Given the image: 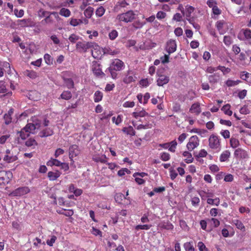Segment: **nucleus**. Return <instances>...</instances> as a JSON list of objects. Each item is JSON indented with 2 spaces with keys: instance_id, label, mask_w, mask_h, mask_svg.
<instances>
[{
  "instance_id": "nucleus-1",
  "label": "nucleus",
  "mask_w": 251,
  "mask_h": 251,
  "mask_svg": "<svg viewBox=\"0 0 251 251\" xmlns=\"http://www.w3.org/2000/svg\"><path fill=\"white\" fill-rule=\"evenodd\" d=\"M208 146L211 149L217 152L221 149V145L219 137L215 134H211L208 139Z\"/></svg>"
},
{
  "instance_id": "nucleus-40",
  "label": "nucleus",
  "mask_w": 251,
  "mask_h": 251,
  "mask_svg": "<svg viewBox=\"0 0 251 251\" xmlns=\"http://www.w3.org/2000/svg\"><path fill=\"white\" fill-rule=\"evenodd\" d=\"M241 81L240 80H233L231 79H228L226 82V85L228 87H232L239 84Z\"/></svg>"
},
{
  "instance_id": "nucleus-22",
  "label": "nucleus",
  "mask_w": 251,
  "mask_h": 251,
  "mask_svg": "<svg viewBox=\"0 0 251 251\" xmlns=\"http://www.w3.org/2000/svg\"><path fill=\"white\" fill-rule=\"evenodd\" d=\"M53 133V131L51 128H47L40 132L39 136L41 137H48L51 135Z\"/></svg>"
},
{
  "instance_id": "nucleus-34",
  "label": "nucleus",
  "mask_w": 251,
  "mask_h": 251,
  "mask_svg": "<svg viewBox=\"0 0 251 251\" xmlns=\"http://www.w3.org/2000/svg\"><path fill=\"white\" fill-rule=\"evenodd\" d=\"M134 81V77L132 75H130L128 72L127 74L124 78L123 81L126 84L130 83Z\"/></svg>"
},
{
  "instance_id": "nucleus-15",
  "label": "nucleus",
  "mask_w": 251,
  "mask_h": 251,
  "mask_svg": "<svg viewBox=\"0 0 251 251\" xmlns=\"http://www.w3.org/2000/svg\"><path fill=\"white\" fill-rule=\"evenodd\" d=\"M230 155V152L228 150L224 151L220 155L219 160L221 162H228Z\"/></svg>"
},
{
  "instance_id": "nucleus-6",
  "label": "nucleus",
  "mask_w": 251,
  "mask_h": 251,
  "mask_svg": "<svg viewBox=\"0 0 251 251\" xmlns=\"http://www.w3.org/2000/svg\"><path fill=\"white\" fill-rule=\"evenodd\" d=\"M32 122L33 123H28L24 127L30 134L34 133L35 129L39 128L41 125V121L37 120L36 118H33Z\"/></svg>"
},
{
  "instance_id": "nucleus-64",
  "label": "nucleus",
  "mask_w": 251,
  "mask_h": 251,
  "mask_svg": "<svg viewBox=\"0 0 251 251\" xmlns=\"http://www.w3.org/2000/svg\"><path fill=\"white\" fill-rule=\"evenodd\" d=\"M56 240V237L54 235H53L51 237L50 239H48L47 241V244L48 245L50 246H52L53 244L54 243Z\"/></svg>"
},
{
  "instance_id": "nucleus-51",
  "label": "nucleus",
  "mask_w": 251,
  "mask_h": 251,
  "mask_svg": "<svg viewBox=\"0 0 251 251\" xmlns=\"http://www.w3.org/2000/svg\"><path fill=\"white\" fill-rule=\"evenodd\" d=\"M118 35V33L117 30L115 29L112 30L111 32H110L108 35L109 38L112 40L115 39Z\"/></svg>"
},
{
  "instance_id": "nucleus-28",
  "label": "nucleus",
  "mask_w": 251,
  "mask_h": 251,
  "mask_svg": "<svg viewBox=\"0 0 251 251\" xmlns=\"http://www.w3.org/2000/svg\"><path fill=\"white\" fill-rule=\"evenodd\" d=\"M232 223L236 226L237 228L241 230H245V226L241 221L237 219H234L232 220Z\"/></svg>"
},
{
  "instance_id": "nucleus-13",
  "label": "nucleus",
  "mask_w": 251,
  "mask_h": 251,
  "mask_svg": "<svg viewBox=\"0 0 251 251\" xmlns=\"http://www.w3.org/2000/svg\"><path fill=\"white\" fill-rule=\"evenodd\" d=\"M158 78L157 79V84L159 86H162L164 85L167 84L170 80V78L168 76L163 75H158Z\"/></svg>"
},
{
  "instance_id": "nucleus-44",
  "label": "nucleus",
  "mask_w": 251,
  "mask_h": 251,
  "mask_svg": "<svg viewBox=\"0 0 251 251\" xmlns=\"http://www.w3.org/2000/svg\"><path fill=\"white\" fill-rule=\"evenodd\" d=\"M16 159L17 157L16 156H10L8 154L5 155L3 157V160L8 163L13 162L16 160Z\"/></svg>"
},
{
  "instance_id": "nucleus-23",
  "label": "nucleus",
  "mask_w": 251,
  "mask_h": 251,
  "mask_svg": "<svg viewBox=\"0 0 251 251\" xmlns=\"http://www.w3.org/2000/svg\"><path fill=\"white\" fill-rule=\"evenodd\" d=\"M61 165V162L58 160L51 158L50 160H49L47 162V165L48 166L52 167L53 166H55L59 167Z\"/></svg>"
},
{
  "instance_id": "nucleus-11",
  "label": "nucleus",
  "mask_w": 251,
  "mask_h": 251,
  "mask_svg": "<svg viewBox=\"0 0 251 251\" xmlns=\"http://www.w3.org/2000/svg\"><path fill=\"white\" fill-rule=\"evenodd\" d=\"M79 153L78 146L76 145H73L69 148V158L74 162L73 158L78 155Z\"/></svg>"
},
{
  "instance_id": "nucleus-63",
  "label": "nucleus",
  "mask_w": 251,
  "mask_h": 251,
  "mask_svg": "<svg viewBox=\"0 0 251 251\" xmlns=\"http://www.w3.org/2000/svg\"><path fill=\"white\" fill-rule=\"evenodd\" d=\"M198 247L200 251H208L205 245L202 242L198 243Z\"/></svg>"
},
{
  "instance_id": "nucleus-35",
  "label": "nucleus",
  "mask_w": 251,
  "mask_h": 251,
  "mask_svg": "<svg viewBox=\"0 0 251 251\" xmlns=\"http://www.w3.org/2000/svg\"><path fill=\"white\" fill-rule=\"evenodd\" d=\"M71 13L70 10L65 8H62L59 11V14L65 17H69Z\"/></svg>"
},
{
  "instance_id": "nucleus-41",
  "label": "nucleus",
  "mask_w": 251,
  "mask_h": 251,
  "mask_svg": "<svg viewBox=\"0 0 251 251\" xmlns=\"http://www.w3.org/2000/svg\"><path fill=\"white\" fill-rule=\"evenodd\" d=\"M105 11V9L103 6H100L96 11V15L97 17H100L104 15Z\"/></svg>"
},
{
  "instance_id": "nucleus-31",
  "label": "nucleus",
  "mask_w": 251,
  "mask_h": 251,
  "mask_svg": "<svg viewBox=\"0 0 251 251\" xmlns=\"http://www.w3.org/2000/svg\"><path fill=\"white\" fill-rule=\"evenodd\" d=\"M64 82L68 89H72L74 87V82L72 78H63Z\"/></svg>"
},
{
  "instance_id": "nucleus-10",
  "label": "nucleus",
  "mask_w": 251,
  "mask_h": 251,
  "mask_svg": "<svg viewBox=\"0 0 251 251\" xmlns=\"http://www.w3.org/2000/svg\"><path fill=\"white\" fill-rule=\"evenodd\" d=\"M124 63L119 59H115L113 60L110 66L108 68L109 71L114 70L116 71H119L124 67Z\"/></svg>"
},
{
  "instance_id": "nucleus-4",
  "label": "nucleus",
  "mask_w": 251,
  "mask_h": 251,
  "mask_svg": "<svg viewBox=\"0 0 251 251\" xmlns=\"http://www.w3.org/2000/svg\"><path fill=\"white\" fill-rule=\"evenodd\" d=\"M238 39L244 42H250L251 39V30L249 28H242L237 35Z\"/></svg>"
},
{
  "instance_id": "nucleus-12",
  "label": "nucleus",
  "mask_w": 251,
  "mask_h": 251,
  "mask_svg": "<svg viewBox=\"0 0 251 251\" xmlns=\"http://www.w3.org/2000/svg\"><path fill=\"white\" fill-rule=\"evenodd\" d=\"M247 152L241 148L236 149L234 152V156L236 158L245 159L248 157Z\"/></svg>"
},
{
  "instance_id": "nucleus-62",
  "label": "nucleus",
  "mask_w": 251,
  "mask_h": 251,
  "mask_svg": "<svg viewBox=\"0 0 251 251\" xmlns=\"http://www.w3.org/2000/svg\"><path fill=\"white\" fill-rule=\"evenodd\" d=\"M218 70H221L224 74H227L230 72V69L228 68H226L225 66H219L217 67Z\"/></svg>"
},
{
  "instance_id": "nucleus-2",
  "label": "nucleus",
  "mask_w": 251,
  "mask_h": 251,
  "mask_svg": "<svg viewBox=\"0 0 251 251\" xmlns=\"http://www.w3.org/2000/svg\"><path fill=\"white\" fill-rule=\"evenodd\" d=\"M96 46L97 45L93 42H78L76 44V49L79 52L85 53L88 49L95 48Z\"/></svg>"
},
{
  "instance_id": "nucleus-61",
  "label": "nucleus",
  "mask_w": 251,
  "mask_h": 251,
  "mask_svg": "<svg viewBox=\"0 0 251 251\" xmlns=\"http://www.w3.org/2000/svg\"><path fill=\"white\" fill-rule=\"evenodd\" d=\"M112 121L115 123L117 125H118L122 121V117L121 115H119L117 118L115 117H112Z\"/></svg>"
},
{
  "instance_id": "nucleus-14",
  "label": "nucleus",
  "mask_w": 251,
  "mask_h": 251,
  "mask_svg": "<svg viewBox=\"0 0 251 251\" xmlns=\"http://www.w3.org/2000/svg\"><path fill=\"white\" fill-rule=\"evenodd\" d=\"M18 25L22 27H28L32 25V22L31 19H22L17 21Z\"/></svg>"
},
{
  "instance_id": "nucleus-27",
  "label": "nucleus",
  "mask_w": 251,
  "mask_h": 251,
  "mask_svg": "<svg viewBox=\"0 0 251 251\" xmlns=\"http://www.w3.org/2000/svg\"><path fill=\"white\" fill-rule=\"evenodd\" d=\"M18 133H19V136L22 140L26 139L30 135V133L25 127L23 128L20 131L18 132Z\"/></svg>"
},
{
  "instance_id": "nucleus-36",
  "label": "nucleus",
  "mask_w": 251,
  "mask_h": 251,
  "mask_svg": "<svg viewBox=\"0 0 251 251\" xmlns=\"http://www.w3.org/2000/svg\"><path fill=\"white\" fill-rule=\"evenodd\" d=\"M44 59L46 63L49 65H51L53 64V58L48 53H46L44 56Z\"/></svg>"
},
{
  "instance_id": "nucleus-60",
  "label": "nucleus",
  "mask_w": 251,
  "mask_h": 251,
  "mask_svg": "<svg viewBox=\"0 0 251 251\" xmlns=\"http://www.w3.org/2000/svg\"><path fill=\"white\" fill-rule=\"evenodd\" d=\"M220 134L225 139L229 138L230 137V132L228 130H222Z\"/></svg>"
},
{
  "instance_id": "nucleus-45",
  "label": "nucleus",
  "mask_w": 251,
  "mask_h": 251,
  "mask_svg": "<svg viewBox=\"0 0 251 251\" xmlns=\"http://www.w3.org/2000/svg\"><path fill=\"white\" fill-rule=\"evenodd\" d=\"M25 145L27 147H35L37 145V143L34 139L29 138L25 142Z\"/></svg>"
},
{
  "instance_id": "nucleus-32",
  "label": "nucleus",
  "mask_w": 251,
  "mask_h": 251,
  "mask_svg": "<svg viewBox=\"0 0 251 251\" xmlns=\"http://www.w3.org/2000/svg\"><path fill=\"white\" fill-rule=\"evenodd\" d=\"M230 145L232 148H236L239 146L240 143L238 139L232 136L230 139Z\"/></svg>"
},
{
  "instance_id": "nucleus-47",
  "label": "nucleus",
  "mask_w": 251,
  "mask_h": 251,
  "mask_svg": "<svg viewBox=\"0 0 251 251\" xmlns=\"http://www.w3.org/2000/svg\"><path fill=\"white\" fill-rule=\"evenodd\" d=\"M223 42L226 46H229L232 43V38L229 36H225L224 37Z\"/></svg>"
},
{
  "instance_id": "nucleus-16",
  "label": "nucleus",
  "mask_w": 251,
  "mask_h": 251,
  "mask_svg": "<svg viewBox=\"0 0 251 251\" xmlns=\"http://www.w3.org/2000/svg\"><path fill=\"white\" fill-rule=\"evenodd\" d=\"M61 175V173L57 171L55 172L50 171L48 173V177L50 181H54L58 178Z\"/></svg>"
},
{
  "instance_id": "nucleus-29",
  "label": "nucleus",
  "mask_w": 251,
  "mask_h": 251,
  "mask_svg": "<svg viewBox=\"0 0 251 251\" xmlns=\"http://www.w3.org/2000/svg\"><path fill=\"white\" fill-rule=\"evenodd\" d=\"M58 213L60 214L64 215L67 217H71L74 214V211L73 210L69 209H62L60 210H57Z\"/></svg>"
},
{
  "instance_id": "nucleus-43",
  "label": "nucleus",
  "mask_w": 251,
  "mask_h": 251,
  "mask_svg": "<svg viewBox=\"0 0 251 251\" xmlns=\"http://www.w3.org/2000/svg\"><path fill=\"white\" fill-rule=\"evenodd\" d=\"M186 17H190L191 14L194 11L195 8L192 6L187 5L186 6Z\"/></svg>"
},
{
  "instance_id": "nucleus-39",
  "label": "nucleus",
  "mask_w": 251,
  "mask_h": 251,
  "mask_svg": "<svg viewBox=\"0 0 251 251\" xmlns=\"http://www.w3.org/2000/svg\"><path fill=\"white\" fill-rule=\"evenodd\" d=\"M83 21L81 19L72 18L70 20V24L73 26H76L80 24H83Z\"/></svg>"
},
{
  "instance_id": "nucleus-57",
  "label": "nucleus",
  "mask_w": 251,
  "mask_h": 251,
  "mask_svg": "<svg viewBox=\"0 0 251 251\" xmlns=\"http://www.w3.org/2000/svg\"><path fill=\"white\" fill-rule=\"evenodd\" d=\"M26 75L30 78L32 79H34L37 77V75L36 72L34 71H27L26 73Z\"/></svg>"
},
{
  "instance_id": "nucleus-49",
  "label": "nucleus",
  "mask_w": 251,
  "mask_h": 251,
  "mask_svg": "<svg viewBox=\"0 0 251 251\" xmlns=\"http://www.w3.org/2000/svg\"><path fill=\"white\" fill-rule=\"evenodd\" d=\"M145 111H137L133 113V116L137 119L145 116Z\"/></svg>"
},
{
  "instance_id": "nucleus-50",
  "label": "nucleus",
  "mask_w": 251,
  "mask_h": 251,
  "mask_svg": "<svg viewBox=\"0 0 251 251\" xmlns=\"http://www.w3.org/2000/svg\"><path fill=\"white\" fill-rule=\"evenodd\" d=\"M79 38V36L75 34H72L69 37V41L72 43H75Z\"/></svg>"
},
{
  "instance_id": "nucleus-20",
  "label": "nucleus",
  "mask_w": 251,
  "mask_h": 251,
  "mask_svg": "<svg viewBox=\"0 0 251 251\" xmlns=\"http://www.w3.org/2000/svg\"><path fill=\"white\" fill-rule=\"evenodd\" d=\"M13 114V111H8L7 113H6L3 116L4 123L6 125H9L12 122V116Z\"/></svg>"
},
{
  "instance_id": "nucleus-18",
  "label": "nucleus",
  "mask_w": 251,
  "mask_h": 251,
  "mask_svg": "<svg viewBox=\"0 0 251 251\" xmlns=\"http://www.w3.org/2000/svg\"><path fill=\"white\" fill-rule=\"evenodd\" d=\"M226 24V22L224 20H219L216 22V26L220 34H223L225 33L223 27Z\"/></svg>"
},
{
  "instance_id": "nucleus-19",
  "label": "nucleus",
  "mask_w": 251,
  "mask_h": 251,
  "mask_svg": "<svg viewBox=\"0 0 251 251\" xmlns=\"http://www.w3.org/2000/svg\"><path fill=\"white\" fill-rule=\"evenodd\" d=\"M93 160L96 162H100L101 163H107V157L105 155H94L93 157Z\"/></svg>"
},
{
  "instance_id": "nucleus-56",
  "label": "nucleus",
  "mask_w": 251,
  "mask_h": 251,
  "mask_svg": "<svg viewBox=\"0 0 251 251\" xmlns=\"http://www.w3.org/2000/svg\"><path fill=\"white\" fill-rule=\"evenodd\" d=\"M167 14L165 12L159 11L156 14V18L158 20H162L166 18Z\"/></svg>"
},
{
  "instance_id": "nucleus-21",
  "label": "nucleus",
  "mask_w": 251,
  "mask_h": 251,
  "mask_svg": "<svg viewBox=\"0 0 251 251\" xmlns=\"http://www.w3.org/2000/svg\"><path fill=\"white\" fill-rule=\"evenodd\" d=\"M146 24V23L144 21H141L140 20H137L132 23V25L135 29H137L142 28Z\"/></svg>"
},
{
  "instance_id": "nucleus-17",
  "label": "nucleus",
  "mask_w": 251,
  "mask_h": 251,
  "mask_svg": "<svg viewBox=\"0 0 251 251\" xmlns=\"http://www.w3.org/2000/svg\"><path fill=\"white\" fill-rule=\"evenodd\" d=\"M104 54H109L114 55L119 53V51L117 49H113L109 47H106L103 49Z\"/></svg>"
},
{
  "instance_id": "nucleus-30",
  "label": "nucleus",
  "mask_w": 251,
  "mask_h": 251,
  "mask_svg": "<svg viewBox=\"0 0 251 251\" xmlns=\"http://www.w3.org/2000/svg\"><path fill=\"white\" fill-rule=\"evenodd\" d=\"M103 97V94L100 91H97L95 92L94 95V100L95 102H98L101 100Z\"/></svg>"
},
{
  "instance_id": "nucleus-52",
  "label": "nucleus",
  "mask_w": 251,
  "mask_h": 251,
  "mask_svg": "<svg viewBox=\"0 0 251 251\" xmlns=\"http://www.w3.org/2000/svg\"><path fill=\"white\" fill-rule=\"evenodd\" d=\"M7 92L5 83L4 81H0V93H5Z\"/></svg>"
},
{
  "instance_id": "nucleus-5",
  "label": "nucleus",
  "mask_w": 251,
  "mask_h": 251,
  "mask_svg": "<svg viewBox=\"0 0 251 251\" xmlns=\"http://www.w3.org/2000/svg\"><path fill=\"white\" fill-rule=\"evenodd\" d=\"M30 191V190L28 187H20L11 192L9 196L13 197H20L29 193Z\"/></svg>"
},
{
  "instance_id": "nucleus-24",
  "label": "nucleus",
  "mask_w": 251,
  "mask_h": 251,
  "mask_svg": "<svg viewBox=\"0 0 251 251\" xmlns=\"http://www.w3.org/2000/svg\"><path fill=\"white\" fill-rule=\"evenodd\" d=\"M249 113L248 111H237L234 114V117L237 120H241L244 118L245 115Z\"/></svg>"
},
{
  "instance_id": "nucleus-53",
  "label": "nucleus",
  "mask_w": 251,
  "mask_h": 251,
  "mask_svg": "<svg viewBox=\"0 0 251 251\" xmlns=\"http://www.w3.org/2000/svg\"><path fill=\"white\" fill-rule=\"evenodd\" d=\"M130 171L126 168H123L118 172V175L120 176H124L126 174H130Z\"/></svg>"
},
{
  "instance_id": "nucleus-26",
  "label": "nucleus",
  "mask_w": 251,
  "mask_h": 251,
  "mask_svg": "<svg viewBox=\"0 0 251 251\" xmlns=\"http://www.w3.org/2000/svg\"><path fill=\"white\" fill-rule=\"evenodd\" d=\"M94 9L90 6L87 7L84 11V15L86 18H91L94 13Z\"/></svg>"
},
{
  "instance_id": "nucleus-55",
  "label": "nucleus",
  "mask_w": 251,
  "mask_h": 251,
  "mask_svg": "<svg viewBox=\"0 0 251 251\" xmlns=\"http://www.w3.org/2000/svg\"><path fill=\"white\" fill-rule=\"evenodd\" d=\"M91 0H82V4L80 5L79 8L81 10H83L87 6L90 4Z\"/></svg>"
},
{
  "instance_id": "nucleus-33",
  "label": "nucleus",
  "mask_w": 251,
  "mask_h": 251,
  "mask_svg": "<svg viewBox=\"0 0 251 251\" xmlns=\"http://www.w3.org/2000/svg\"><path fill=\"white\" fill-rule=\"evenodd\" d=\"M182 154L184 157H186V158L185 159L186 163H190L193 162V158L192 157L191 153H190L189 151H184Z\"/></svg>"
},
{
  "instance_id": "nucleus-37",
  "label": "nucleus",
  "mask_w": 251,
  "mask_h": 251,
  "mask_svg": "<svg viewBox=\"0 0 251 251\" xmlns=\"http://www.w3.org/2000/svg\"><path fill=\"white\" fill-rule=\"evenodd\" d=\"M207 202L208 204L210 205L218 206L220 204V199L218 198H216L214 199L208 198L207 200Z\"/></svg>"
},
{
  "instance_id": "nucleus-9",
  "label": "nucleus",
  "mask_w": 251,
  "mask_h": 251,
  "mask_svg": "<svg viewBox=\"0 0 251 251\" xmlns=\"http://www.w3.org/2000/svg\"><path fill=\"white\" fill-rule=\"evenodd\" d=\"M91 70L97 77H103L105 75L104 73L102 72L101 68L100 65L97 61H94L92 62Z\"/></svg>"
},
{
  "instance_id": "nucleus-54",
  "label": "nucleus",
  "mask_w": 251,
  "mask_h": 251,
  "mask_svg": "<svg viewBox=\"0 0 251 251\" xmlns=\"http://www.w3.org/2000/svg\"><path fill=\"white\" fill-rule=\"evenodd\" d=\"M170 55L169 53L165 54L164 56L160 57V61L162 64L167 63L169 62Z\"/></svg>"
},
{
  "instance_id": "nucleus-42",
  "label": "nucleus",
  "mask_w": 251,
  "mask_h": 251,
  "mask_svg": "<svg viewBox=\"0 0 251 251\" xmlns=\"http://www.w3.org/2000/svg\"><path fill=\"white\" fill-rule=\"evenodd\" d=\"M183 246L186 251H195L193 245L191 242L184 243Z\"/></svg>"
},
{
  "instance_id": "nucleus-25",
  "label": "nucleus",
  "mask_w": 251,
  "mask_h": 251,
  "mask_svg": "<svg viewBox=\"0 0 251 251\" xmlns=\"http://www.w3.org/2000/svg\"><path fill=\"white\" fill-rule=\"evenodd\" d=\"M72 97V94L71 91L67 90L64 91L60 95V98L63 100H69Z\"/></svg>"
},
{
  "instance_id": "nucleus-48",
  "label": "nucleus",
  "mask_w": 251,
  "mask_h": 251,
  "mask_svg": "<svg viewBox=\"0 0 251 251\" xmlns=\"http://www.w3.org/2000/svg\"><path fill=\"white\" fill-rule=\"evenodd\" d=\"M169 143L170 144V146L169 147V150L171 152H174L175 151V149L177 146V143H176V141L174 140Z\"/></svg>"
},
{
  "instance_id": "nucleus-38",
  "label": "nucleus",
  "mask_w": 251,
  "mask_h": 251,
  "mask_svg": "<svg viewBox=\"0 0 251 251\" xmlns=\"http://www.w3.org/2000/svg\"><path fill=\"white\" fill-rule=\"evenodd\" d=\"M219 78V75L216 74L210 75L208 76V80L210 83H216Z\"/></svg>"
},
{
  "instance_id": "nucleus-58",
  "label": "nucleus",
  "mask_w": 251,
  "mask_h": 251,
  "mask_svg": "<svg viewBox=\"0 0 251 251\" xmlns=\"http://www.w3.org/2000/svg\"><path fill=\"white\" fill-rule=\"evenodd\" d=\"M160 158L163 161H166L170 159V156L168 153L164 152L161 154Z\"/></svg>"
},
{
  "instance_id": "nucleus-59",
  "label": "nucleus",
  "mask_w": 251,
  "mask_h": 251,
  "mask_svg": "<svg viewBox=\"0 0 251 251\" xmlns=\"http://www.w3.org/2000/svg\"><path fill=\"white\" fill-rule=\"evenodd\" d=\"M50 12L44 10L43 9H41L39 10L38 12V14L39 17H47L49 14L50 15Z\"/></svg>"
},
{
  "instance_id": "nucleus-3",
  "label": "nucleus",
  "mask_w": 251,
  "mask_h": 251,
  "mask_svg": "<svg viewBox=\"0 0 251 251\" xmlns=\"http://www.w3.org/2000/svg\"><path fill=\"white\" fill-rule=\"evenodd\" d=\"M135 13L132 10H129L126 13L118 15L117 19L121 22L128 23L135 18Z\"/></svg>"
},
{
  "instance_id": "nucleus-8",
  "label": "nucleus",
  "mask_w": 251,
  "mask_h": 251,
  "mask_svg": "<svg viewBox=\"0 0 251 251\" xmlns=\"http://www.w3.org/2000/svg\"><path fill=\"white\" fill-rule=\"evenodd\" d=\"M200 140L197 136H191L189 140L186 147L189 151H192L199 146Z\"/></svg>"
},
{
  "instance_id": "nucleus-7",
  "label": "nucleus",
  "mask_w": 251,
  "mask_h": 251,
  "mask_svg": "<svg viewBox=\"0 0 251 251\" xmlns=\"http://www.w3.org/2000/svg\"><path fill=\"white\" fill-rule=\"evenodd\" d=\"M176 41L174 39H170L166 43L164 49L169 54H171L176 51Z\"/></svg>"
},
{
  "instance_id": "nucleus-46",
  "label": "nucleus",
  "mask_w": 251,
  "mask_h": 251,
  "mask_svg": "<svg viewBox=\"0 0 251 251\" xmlns=\"http://www.w3.org/2000/svg\"><path fill=\"white\" fill-rule=\"evenodd\" d=\"M151 226V225H137L135 227V229L136 230H140V229H143V230H148L149 229Z\"/></svg>"
}]
</instances>
